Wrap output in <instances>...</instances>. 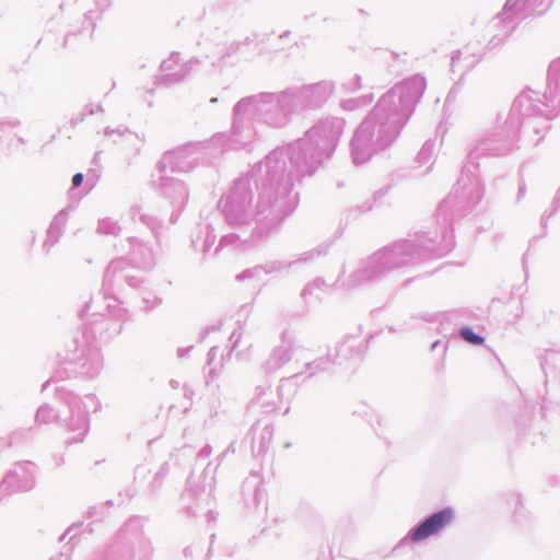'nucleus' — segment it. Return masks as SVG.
Returning a JSON list of instances; mask_svg holds the SVG:
<instances>
[{
  "label": "nucleus",
  "mask_w": 560,
  "mask_h": 560,
  "mask_svg": "<svg viewBox=\"0 0 560 560\" xmlns=\"http://www.w3.org/2000/svg\"><path fill=\"white\" fill-rule=\"evenodd\" d=\"M454 520L452 509H445L430 515L418 527L410 530L407 538L413 542L422 541L447 527Z\"/></svg>",
  "instance_id": "obj_1"
},
{
  "label": "nucleus",
  "mask_w": 560,
  "mask_h": 560,
  "mask_svg": "<svg viewBox=\"0 0 560 560\" xmlns=\"http://www.w3.org/2000/svg\"><path fill=\"white\" fill-rule=\"evenodd\" d=\"M460 336L471 345H482L485 339L472 331L471 328L465 327L460 330Z\"/></svg>",
  "instance_id": "obj_2"
},
{
  "label": "nucleus",
  "mask_w": 560,
  "mask_h": 560,
  "mask_svg": "<svg viewBox=\"0 0 560 560\" xmlns=\"http://www.w3.org/2000/svg\"><path fill=\"white\" fill-rule=\"evenodd\" d=\"M83 182V175L81 173H77L73 175L72 177V184L74 187H78L82 184Z\"/></svg>",
  "instance_id": "obj_3"
}]
</instances>
